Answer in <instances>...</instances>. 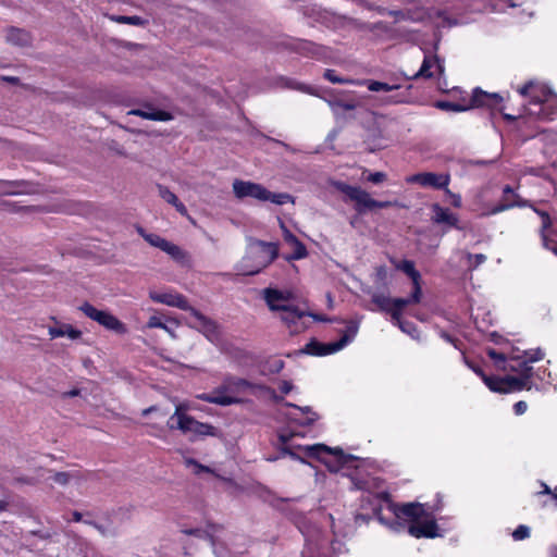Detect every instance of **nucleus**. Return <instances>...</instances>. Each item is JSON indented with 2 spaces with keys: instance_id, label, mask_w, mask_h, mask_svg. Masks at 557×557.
<instances>
[{
  "instance_id": "f257e3e1",
  "label": "nucleus",
  "mask_w": 557,
  "mask_h": 557,
  "mask_svg": "<svg viewBox=\"0 0 557 557\" xmlns=\"http://www.w3.org/2000/svg\"><path fill=\"white\" fill-rule=\"evenodd\" d=\"M557 119V95L545 85L524 84V126Z\"/></svg>"
},
{
  "instance_id": "f03ea898",
  "label": "nucleus",
  "mask_w": 557,
  "mask_h": 557,
  "mask_svg": "<svg viewBox=\"0 0 557 557\" xmlns=\"http://www.w3.org/2000/svg\"><path fill=\"white\" fill-rule=\"evenodd\" d=\"M257 387L258 385L246 379L233 374H225L221 384L211 393L198 394L196 398L209 404L227 407L243 404V395L252 392Z\"/></svg>"
},
{
  "instance_id": "7ed1b4c3",
  "label": "nucleus",
  "mask_w": 557,
  "mask_h": 557,
  "mask_svg": "<svg viewBox=\"0 0 557 557\" xmlns=\"http://www.w3.org/2000/svg\"><path fill=\"white\" fill-rule=\"evenodd\" d=\"M277 256V244L255 240L250 244L247 256L242 260L238 270L246 275L258 274L261 270L271 264Z\"/></svg>"
},
{
  "instance_id": "20e7f679",
  "label": "nucleus",
  "mask_w": 557,
  "mask_h": 557,
  "mask_svg": "<svg viewBox=\"0 0 557 557\" xmlns=\"http://www.w3.org/2000/svg\"><path fill=\"white\" fill-rule=\"evenodd\" d=\"M490 337L496 345H500V349L486 348V354L494 361V366L498 370L515 372L522 377V359L513 352L510 343L497 333H492Z\"/></svg>"
},
{
  "instance_id": "39448f33",
  "label": "nucleus",
  "mask_w": 557,
  "mask_h": 557,
  "mask_svg": "<svg viewBox=\"0 0 557 557\" xmlns=\"http://www.w3.org/2000/svg\"><path fill=\"white\" fill-rule=\"evenodd\" d=\"M233 191L238 199L247 197L259 201H270L275 205H285L294 202V198L287 193H272L258 183L235 180L233 182Z\"/></svg>"
},
{
  "instance_id": "423d86ee",
  "label": "nucleus",
  "mask_w": 557,
  "mask_h": 557,
  "mask_svg": "<svg viewBox=\"0 0 557 557\" xmlns=\"http://www.w3.org/2000/svg\"><path fill=\"white\" fill-rule=\"evenodd\" d=\"M524 208H529L527 214L529 222H540V233L544 247L557 256V240L550 237L552 220L547 205L544 202L534 205L524 199Z\"/></svg>"
},
{
  "instance_id": "0eeeda50",
  "label": "nucleus",
  "mask_w": 557,
  "mask_h": 557,
  "mask_svg": "<svg viewBox=\"0 0 557 557\" xmlns=\"http://www.w3.org/2000/svg\"><path fill=\"white\" fill-rule=\"evenodd\" d=\"M466 364L478 374L485 385L495 393H512L522 389V377L519 374L498 376H487L480 367L465 359Z\"/></svg>"
},
{
  "instance_id": "6e6552de",
  "label": "nucleus",
  "mask_w": 557,
  "mask_h": 557,
  "mask_svg": "<svg viewBox=\"0 0 557 557\" xmlns=\"http://www.w3.org/2000/svg\"><path fill=\"white\" fill-rule=\"evenodd\" d=\"M358 323L350 321L339 341L330 344H322L312 339L301 349V352L312 356H326L339 351L355 338L358 333Z\"/></svg>"
},
{
  "instance_id": "1a4fd4ad",
  "label": "nucleus",
  "mask_w": 557,
  "mask_h": 557,
  "mask_svg": "<svg viewBox=\"0 0 557 557\" xmlns=\"http://www.w3.org/2000/svg\"><path fill=\"white\" fill-rule=\"evenodd\" d=\"M503 102V98L498 94H490L486 91H483L480 88H475L472 95L471 99V106L465 107L455 102L450 101H438L436 102V108L444 110V111H451V112H462L467 111L468 109L472 107H488L491 109H497L500 103Z\"/></svg>"
},
{
  "instance_id": "9d476101",
  "label": "nucleus",
  "mask_w": 557,
  "mask_h": 557,
  "mask_svg": "<svg viewBox=\"0 0 557 557\" xmlns=\"http://www.w3.org/2000/svg\"><path fill=\"white\" fill-rule=\"evenodd\" d=\"M393 512L396 520L391 523H388L381 515H377V519L382 524L387 525L391 530L399 532L405 528L404 523L400 522L399 519L406 518L409 521L419 522L424 516L425 510L422 504L409 503L401 506L394 505Z\"/></svg>"
},
{
  "instance_id": "9b49d317",
  "label": "nucleus",
  "mask_w": 557,
  "mask_h": 557,
  "mask_svg": "<svg viewBox=\"0 0 557 557\" xmlns=\"http://www.w3.org/2000/svg\"><path fill=\"white\" fill-rule=\"evenodd\" d=\"M78 309L87 318L99 323L107 330L113 331L116 334H125L127 332L125 324L107 310H99L89 302H84Z\"/></svg>"
},
{
  "instance_id": "f8f14e48",
  "label": "nucleus",
  "mask_w": 557,
  "mask_h": 557,
  "mask_svg": "<svg viewBox=\"0 0 557 557\" xmlns=\"http://www.w3.org/2000/svg\"><path fill=\"white\" fill-rule=\"evenodd\" d=\"M170 430H180L194 436H215L216 430L209 423L197 421L193 417H181L178 423H169Z\"/></svg>"
},
{
  "instance_id": "ddd939ff",
  "label": "nucleus",
  "mask_w": 557,
  "mask_h": 557,
  "mask_svg": "<svg viewBox=\"0 0 557 557\" xmlns=\"http://www.w3.org/2000/svg\"><path fill=\"white\" fill-rule=\"evenodd\" d=\"M189 312L195 318V322L189 323V326L202 333L212 344H219L221 342L219 325L194 307Z\"/></svg>"
},
{
  "instance_id": "4468645a",
  "label": "nucleus",
  "mask_w": 557,
  "mask_h": 557,
  "mask_svg": "<svg viewBox=\"0 0 557 557\" xmlns=\"http://www.w3.org/2000/svg\"><path fill=\"white\" fill-rule=\"evenodd\" d=\"M334 186L337 190L344 193L351 201H355V209L359 213L372 210L373 198H371L368 191L343 182H336Z\"/></svg>"
},
{
  "instance_id": "2eb2a0df",
  "label": "nucleus",
  "mask_w": 557,
  "mask_h": 557,
  "mask_svg": "<svg viewBox=\"0 0 557 557\" xmlns=\"http://www.w3.org/2000/svg\"><path fill=\"white\" fill-rule=\"evenodd\" d=\"M406 181L407 183L419 184L423 187H433L435 189H442L447 188L450 182V176L448 174L423 172L408 176Z\"/></svg>"
},
{
  "instance_id": "dca6fc26",
  "label": "nucleus",
  "mask_w": 557,
  "mask_h": 557,
  "mask_svg": "<svg viewBox=\"0 0 557 557\" xmlns=\"http://www.w3.org/2000/svg\"><path fill=\"white\" fill-rule=\"evenodd\" d=\"M297 448L300 451H302L306 456L319 458L326 465H327V461L324 459V455H333L336 458V460L341 463L347 462V456H345L343 450L338 447L332 448L324 444H314V445L298 446Z\"/></svg>"
},
{
  "instance_id": "f3484780",
  "label": "nucleus",
  "mask_w": 557,
  "mask_h": 557,
  "mask_svg": "<svg viewBox=\"0 0 557 557\" xmlns=\"http://www.w3.org/2000/svg\"><path fill=\"white\" fill-rule=\"evenodd\" d=\"M149 297L154 302L163 304L185 311H190V309L193 308L191 306H189L187 299L182 294H178L176 292L150 290Z\"/></svg>"
},
{
  "instance_id": "a211bd4d",
  "label": "nucleus",
  "mask_w": 557,
  "mask_h": 557,
  "mask_svg": "<svg viewBox=\"0 0 557 557\" xmlns=\"http://www.w3.org/2000/svg\"><path fill=\"white\" fill-rule=\"evenodd\" d=\"M308 317V312L292 306L288 310L280 315L282 322L286 324L290 333H300L308 327V323L304 320Z\"/></svg>"
},
{
  "instance_id": "6ab92c4d",
  "label": "nucleus",
  "mask_w": 557,
  "mask_h": 557,
  "mask_svg": "<svg viewBox=\"0 0 557 557\" xmlns=\"http://www.w3.org/2000/svg\"><path fill=\"white\" fill-rule=\"evenodd\" d=\"M536 131H537L536 135H528L524 132V143L528 140H531V145H530L529 149H531V148L539 149L541 156L545 159V154L547 152L549 144L555 141V138L557 135L555 133H553L552 131L544 129V128L540 129L539 127H536Z\"/></svg>"
},
{
  "instance_id": "aec40b11",
  "label": "nucleus",
  "mask_w": 557,
  "mask_h": 557,
  "mask_svg": "<svg viewBox=\"0 0 557 557\" xmlns=\"http://www.w3.org/2000/svg\"><path fill=\"white\" fill-rule=\"evenodd\" d=\"M263 293L264 300L270 310L278 311L282 314L292 307V305H289V293L273 288H265Z\"/></svg>"
},
{
  "instance_id": "412c9836",
  "label": "nucleus",
  "mask_w": 557,
  "mask_h": 557,
  "mask_svg": "<svg viewBox=\"0 0 557 557\" xmlns=\"http://www.w3.org/2000/svg\"><path fill=\"white\" fill-rule=\"evenodd\" d=\"M544 352L537 348L535 350H524V391H530L532 386L537 385L533 382L534 369L528 366L529 362H535L543 359Z\"/></svg>"
},
{
  "instance_id": "4be33fe9",
  "label": "nucleus",
  "mask_w": 557,
  "mask_h": 557,
  "mask_svg": "<svg viewBox=\"0 0 557 557\" xmlns=\"http://www.w3.org/2000/svg\"><path fill=\"white\" fill-rule=\"evenodd\" d=\"M433 69H435L440 74H442L444 72V65L437 57L425 55L420 70L416 74H413L410 78L411 79H418L420 77L431 78L434 76V73H435L433 71Z\"/></svg>"
},
{
  "instance_id": "5701e85b",
  "label": "nucleus",
  "mask_w": 557,
  "mask_h": 557,
  "mask_svg": "<svg viewBox=\"0 0 557 557\" xmlns=\"http://www.w3.org/2000/svg\"><path fill=\"white\" fill-rule=\"evenodd\" d=\"M421 286L413 287L412 294L408 298H395L392 304V321H398L401 318L403 309L411 304H418L421 300Z\"/></svg>"
},
{
  "instance_id": "b1692460",
  "label": "nucleus",
  "mask_w": 557,
  "mask_h": 557,
  "mask_svg": "<svg viewBox=\"0 0 557 557\" xmlns=\"http://www.w3.org/2000/svg\"><path fill=\"white\" fill-rule=\"evenodd\" d=\"M432 221L436 224H446L450 227L460 228L458 225V216L450 212L448 209L441 207L437 203L432 206Z\"/></svg>"
},
{
  "instance_id": "393cba45",
  "label": "nucleus",
  "mask_w": 557,
  "mask_h": 557,
  "mask_svg": "<svg viewBox=\"0 0 557 557\" xmlns=\"http://www.w3.org/2000/svg\"><path fill=\"white\" fill-rule=\"evenodd\" d=\"M128 114L140 116L143 119L151 120V121L165 122V121L172 120L171 113L163 111V110H158V109L153 108L152 106H148V104L141 109H133V110L128 111Z\"/></svg>"
},
{
  "instance_id": "a878e982",
  "label": "nucleus",
  "mask_w": 557,
  "mask_h": 557,
  "mask_svg": "<svg viewBox=\"0 0 557 557\" xmlns=\"http://www.w3.org/2000/svg\"><path fill=\"white\" fill-rule=\"evenodd\" d=\"M437 525L434 520L423 521L421 523L411 524L408 532L413 537H435L437 536Z\"/></svg>"
},
{
  "instance_id": "bb28decb",
  "label": "nucleus",
  "mask_w": 557,
  "mask_h": 557,
  "mask_svg": "<svg viewBox=\"0 0 557 557\" xmlns=\"http://www.w3.org/2000/svg\"><path fill=\"white\" fill-rule=\"evenodd\" d=\"M48 334L51 339L64 336L71 339H77L82 336V332L73 327L71 324L59 322H57L54 326L48 327Z\"/></svg>"
},
{
  "instance_id": "cd10ccee",
  "label": "nucleus",
  "mask_w": 557,
  "mask_h": 557,
  "mask_svg": "<svg viewBox=\"0 0 557 557\" xmlns=\"http://www.w3.org/2000/svg\"><path fill=\"white\" fill-rule=\"evenodd\" d=\"M287 406H290L298 411V413H294L292 416V419L300 425H311L319 419L318 413L312 411V409L308 406L299 407L294 404H287Z\"/></svg>"
},
{
  "instance_id": "c85d7f7f",
  "label": "nucleus",
  "mask_w": 557,
  "mask_h": 557,
  "mask_svg": "<svg viewBox=\"0 0 557 557\" xmlns=\"http://www.w3.org/2000/svg\"><path fill=\"white\" fill-rule=\"evenodd\" d=\"M515 206H519L518 195L509 186H506L500 203L494 207L487 214H496Z\"/></svg>"
},
{
  "instance_id": "c756f323",
  "label": "nucleus",
  "mask_w": 557,
  "mask_h": 557,
  "mask_svg": "<svg viewBox=\"0 0 557 557\" xmlns=\"http://www.w3.org/2000/svg\"><path fill=\"white\" fill-rule=\"evenodd\" d=\"M5 40L14 46L25 47L32 41L30 35L21 28L10 27L5 34Z\"/></svg>"
},
{
  "instance_id": "7c9ffc66",
  "label": "nucleus",
  "mask_w": 557,
  "mask_h": 557,
  "mask_svg": "<svg viewBox=\"0 0 557 557\" xmlns=\"http://www.w3.org/2000/svg\"><path fill=\"white\" fill-rule=\"evenodd\" d=\"M159 196L168 203L172 205L182 215H187V208L178 200L176 195L172 193L166 186L158 185Z\"/></svg>"
},
{
  "instance_id": "2f4dec72",
  "label": "nucleus",
  "mask_w": 557,
  "mask_h": 557,
  "mask_svg": "<svg viewBox=\"0 0 557 557\" xmlns=\"http://www.w3.org/2000/svg\"><path fill=\"white\" fill-rule=\"evenodd\" d=\"M553 172H554L553 164L548 165V166H546V165H540V166L524 165V170H523L524 175L531 174V175L540 176V177L544 178L546 182H548L549 184L554 185Z\"/></svg>"
},
{
  "instance_id": "473e14b6",
  "label": "nucleus",
  "mask_w": 557,
  "mask_h": 557,
  "mask_svg": "<svg viewBox=\"0 0 557 557\" xmlns=\"http://www.w3.org/2000/svg\"><path fill=\"white\" fill-rule=\"evenodd\" d=\"M163 251L168 253L174 261L182 265L189 263L188 253L185 250H183L180 246L171 242L168 243Z\"/></svg>"
},
{
  "instance_id": "72a5a7b5",
  "label": "nucleus",
  "mask_w": 557,
  "mask_h": 557,
  "mask_svg": "<svg viewBox=\"0 0 557 557\" xmlns=\"http://www.w3.org/2000/svg\"><path fill=\"white\" fill-rule=\"evenodd\" d=\"M396 268L406 273L411 278L413 287L420 286V273L414 269L412 261L404 260L397 262Z\"/></svg>"
},
{
  "instance_id": "f704fd0d",
  "label": "nucleus",
  "mask_w": 557,
  "mask_h": 557,
  "mask_svg": "<svg viewBox=\"0 0 557 557\" xmlns=\"http://www.w3.org/2000/svg\"><path fill=\"white\" fill-rule=\"evenodd\" d=\"M358 85H366L370 91H392L398 89L399 85H389L377 81L363 79L358 81Z\"/></svg>"
},
{
  "instance_id": "c9c22d12",
  "label": "nucleus",
  "mask_w": 557,
  "mask_h": 557,
  "mask_svg": "<svg viewBox=\"0 0 557 557\" xmlns=\"http://www.w3.org/2000/svg\"><path fill=\"white\" fill-rule=\"evenodd\" d=\"M110 18L120 24H128V25H134V26H145L147 24L146 20H144L143 17L137 16V15H133V16L112 15Z\"/></svg>"
},
{
  "instance_id": "e433bc0d",
  "label": "nucleus",
  "mask_w": 557,
  "mask_h": 557,
  "mask_svg": "<svg viewBox=\"0 0 557 557\" xmlns=\"http://www.w3.org/2000/svg\"><path fill=\"white\" fill-rule=\"evenodd\" d=\"M372 302L375 304L380 310L392 314L393 299H391L388 296L375 293L372 295Z\"/></svg>"
},
{
  "instance_id": "4c0bfd02",
  "label": "nucleus",
  "mask_w": 557,
  "mask_h": 557,
  "mask_svg": "<svg viewBox=\"0 0 557 557\" xmlns=\"http://www.w3.org/2000/svg\"><path fill=\"white\" fill-rule=\"evenodd\" d=\"M140 235L144 237V239L151 246L161 249L162 251L166 247L169 240L157 235V234H147L144 233V231H139Z\"/></svg>"
},
{
  "instance_id": "58836bf2",
  "label": "nucleus",
  "mask_w": 557,
  "mask_h": 557,
  "mask_svg": "<svg viewBox=\"0 0 557 557\" xmlns=\"http://www.w3.org/2000/svg\"><path fill=\"white\" fill-rule=\"evenodd\" d=\"M190 405L188 403H180L175 407L174 413L168 420L169 423H178L181 417H189L186 412L190 409Z\"/></svg>"
},
{
  "instance_id": "ea45409f",
  "label": "nucleus",
  "mask_w": 557,
  "mask_h": 557,
  "mask_svg": "<svg viewBox=\"0 0 557 557\" xmlns=\"http://www.w3.org/2000/svg\"><path fill=\"white\" fill-rule=\"evenodd\" d=\"M148 329H162L164 330L172 338H176V335L173 330H171L166 324H164L161 319L157 315H151L147 322Z\"/></svg>"
},
{
  "instance_id": "a19ab883",
  "label": "nucleus",
  "mask_w": 557,
  "mask_h": 557,
  "mask_svg": "<svg viewBox=\"0 0 557 557\" xmlns=\"http://www.w3.org/2000/svg\"><path fill=\"white\" fill-rule=\"evenodd\" d=\"M324 78L333 84H357L358 81L349 79V78H343L336 74L334 70H325L323 74Z\"/></svg>"
},
{
  "instance_id": "79ce46f5",
  "label": "nucleus",
  "mask_w": 557,
  "mask_h": 557,
  "mask_svg": "<svg viewBox=\"0 0 557 557\" xmlns=\"http://www.w3.org/2000/svg\"><path fill=\"white\" fill-rule=\"evenodd\" d=\"M292 436H293L292 434H290V435H286V434H284V433L280 434V441H281V442H282V444H283L282 451H283V454L288 455V456H290L292 458L297 459V460H300L301 462H304V459H302V458H300V457H298V456L296 455V453H294V451L292 450V447L288 445V442L290 441Z\"/></svg>"
},
{
  "instance_id": "37998d69",
  "label": "nucleus",
  "mask_w": 557,
  "mask_h": 557,
  "mask_svg": "<svg viewBox=\"0 0 557 557\" xmlns=\"http://www.w3.org/2000/svg\"><path fill=\"white\" fill-rule=\"evenodd\" d=\"M331 109L336 112L338 109H342L344 111H351L357 108V103L352 101H342V100H335V101H327Z\"/></svg>"
},
{
  "instance_id": "c03bdc74",
  "label": "nucleus",
  "mask_w": 557,
  "mask_h": 557,
  "mask_svg": "<svg viewBox=\"0 0 557 557\" xmlns=\"http://www.w3.org/2000/svg\"><path fill=\"white\" fill-rule=\"evenodd\" d=\"M393 323L397 325L404 333L409 334L411 337H417V330L412 323L403 321L401 318H399L398 321H393Z\"/></svg>"
},
{
  "instance_id": "a18cd8bd",
  "label": "nucleus",
  "mask_w": 557,
  "mask_h": 557,
  "mask_svg": "<svg viewBox=\"0 0 557 557\" xmlns=\"http://www.w3.org/2000/svg\"><path fill=\"white\" fill-rule=\"evenodd\" d=\"M293 253L287 257V260H299L307 256V249L302 243L297 244L296 247H293Z\"/></svg>"
},
{
  "instance_id": "49530a36",
  "label": "nucleus",
  "mask_w": 557,
  "mask_h": 557,
  "mask_svg": "<svg viewBox=\"0 0 557 557\" xmlns=\"http://www.w3.org/2000/svg\"><path fill=\"white\" fill-rule=\"evenodd\" d=\"M72 478L74 475L70 472H55L51 479L60 485H66Z\"/></svg>"
},
{
  "instance_id": "de8ad7c7",
  "label": "nucleus",
  "mask_w": 557,
  "mask_h": 557,
  "mask_svg": "<svg viewBox=\"0 0 557 557\" xmlns=\"http://www.w3.org/2000/svg\"><path fill=\"white\" fill-rule=\"evenodd\" d=\"M182 532L187 535H194L199 539H205V540H209L210 542H212V537L209 534V532L201 530V529H184V530H182Z\"/></svg>"
},
{
  "instance_id": "09e8293b",
  "label": "nucleus",
  "mask_w": 557,
  "mask_h": 557,
  "mask_svg": "<svg viewBox=\"0 0 557 557\" xmlns=\"http://www.w3.org/2000/svg\"><path fill=\"white\" fill-rule=\"evenodd\" d=\"M92 527L102 535V536H115L117 531L115 528L109 525L104 527L99 523H92Z\"/></svg>"
},
{
  "instance_id": "8fccbe9b",
  "label": "nucleus",
  "mask_w": 557,
  "mask_h": 557,
  "mask_svg": "<svg viewBox=\"0 0 557 557\" xmlns=\"http://www.w3.org/2000/svg\"><path fill=\"white\" fill-rule=\"evenodd\" d=\"M185 463L187 467H194V471L196 474H199L201 472H211L210 468H208L207 466L200 465L199 462H197L196 460H194L191 458L186 459Z\"/></svg>"
},
{
  "instance_id": "3c124183",
  "label": "nucleus",
  "mask_w": 557,
  "mask_h": 557,
  "mask_svg": "<svg viewBox=\"0 0 557 557\" xmlns=\"http://www.w3.org/2000/svg\"><path fill=\"white\" fill-rule=\"evenodd\" d=\"M467 257H468V259L470 261V265L472 268H478L480 264H482L486 261V256L483 253H476V255L468 253Z\"/></svg>"
},
{
  "instance_id": "603ef678",
  "label": "nucleus",
  "mask_w": 557,
  "mask_h": 557,
  "mask_svg": "<svg viewBox=\"0 0 557 557\" xmlns=\"http://www.w3.org/2000/svg\"><path fill=\"white\" fill-rule=\"evenodd\" d=\"M280 226L283 231V237H284V240L289 244V243H293V242H296V236L285 226L284 222L282 220H280Z\"/></svg>"
},
{
  "instance_id": "864d4df0",
  "label": "nucleus",
  "mask_w": 557,
  "mask_h": 557,
  "mask_svg": "<svg viewBox=\"0 0 557 557\" xmlns=\"http://www.w3.org/2000/svg\"><path fill=\"white\" fill-rule=\"evenodd\" d=\"M385 178H386V174L383 172H374L368 176V181L373 184L382 183L383 181H385Z\"/></svg>"
},
{
  "instance_id": "5fc2aeb1",
  "label": "nucleus",
  "mask_w": 557,
  "mask_h": 557,
  "mask_svg": "<svg viewBox=\"0 0 557 557\" xmlns=\"http://www.w3.org/2000/svg\"><path fill=\"white\" fill-rule=\"evenodd\" d=\"M151 412L158 413L160 417H165L166 412L162 411L158 406H151L149 408H146L141 411V414L144 417L148 416Z\"/></svg>"
},
{
  "instance_id": "6e6d98bb",
  "label": "nucleus",
  "mask_w": 557,
  "mask_h": 557,
  "mask_svg": "<svg viewBox=\"0 0 557 557\" xmlns=\"http://www.w3.org/2000/svg\"><path fill=\"white\" fill-rule=\"evenodd\" d=\"M396 205V202H392V201H379V200H375L373 199V202H372V209H383V208H388V207H392Z\"/></svg>"
},
{
  "instance_id": "4d7b16f0",
  "label": "nucleus",
  "mask_w": 557,
  "mask_h": 557,
  "mask_svg": "<svg viewBox=\"0 0 557 557\" xmlns=\"http://www.w3.org/2000/svg\"><path fill=\"white\" fill-rule=\"evenodd\" d=\"M446 193L453 198L454 207L459 208L461 206V197L459 195L453 194L448 188H446Z\"/></svg>"
},
{
  "instance_id": "13d9d810",
  "label": "nucleus",
  "mask_w": 557,
  "mask_h": 557,
  "mask_svg": "<svg viewBox=\"0 0 557 557\" xmlns=\"http://www.w3.org/2000/svg\"><path fill=\"white\" fill-rule=\"evenodd\" d=\"M7 185H8V187L4 189V193H7V194H11V195H14V194H18V193H21V191L16 188V183H8Z\"/></svg>"
},
{
  "instance_id": "bf43d9fd",
  "label": "nucleus",
  "mask_w": 557,
  "mask_h": 557,
  "mask_svg": "<svg viewBox=\"0 0 557 557\" xmlns=\"http://www.w3.org/2000/svg\"><path fill=\"white\" fill-rule=\"evenodd\" d=\"M293 388V385L292 383L287 382V381H283L280 385V389L282 393L284 394H288Z\"/></svg>"
},
{
  "instance_id": "052dcab7",
  "label": "nucleus",
  "mask_w": 557,
  "mask_h": 557,
  "mask_svg": "<svg viewBox=\"0 0 557 557\" xmlns=\"http://www.w3.org/2000/svg\"><path fill=\"white\" fill-rule=\"evenodd\" d=\"M308 317L312 318L314 321H319V322H329V321H332L331 319H327L326 317L324 315H321V314H315V313H310L308 312Z\"/></svg>"
},
{
  "instance_id": "680f3d73",
  "label": "nucleus",
  "mask_w": 557,
  "mask_h": 557,
  "mask_svg": "<svg viewBox=\"0 0 557 557\" xmlns=\"http://www.w3.org/2000/svg\"><path fill=\"white\" fill-rule=\"evenodd\" d=\"M512 537L516 541H521L522 540V524H520V525H518L516 528V530L512 532Z\"/></svg>"
},
{
  "instance_id": "e2e57ef3",
  "label": "nucleus",
  "mask_w": 557,
  "mask_h": 557,
  "mask_svg": "<svg viewBox=\"0 0 557 557\" xmlns=\"http://www.w3.org/2000/svg\"><path fill=\"white\" fill-rule=\"evenodd\" d=\"M513 410L517 416L522 414V400L515 404Z\"/></svg>"
},
{
  "instance_id": "0e129e2a",
  "label": "nucleus",
  "mask_w": 557,
  "mask_h": 557,
  "mask_svg": "<svg viewBox=\"0 0 557 557\" xmlns=\"http://www.w3.org/2000/svg\"><path fill=\"white\" fill-rule=\"evenodd\" d=\"M73 520H74L75 522H79V521H82V513H81V512H78V511H74V512H73Z\"/></svg>"
},
{
  "instance_id": "69168bd1",
  "label": "nucleus",
  "mask_w": 557,
  "mask_h": 557,
  "mask_svg": "<svg viewBox=\"0 0 557 557\" xmlns=\"http://www.w3.org/2000/svg\"><path fill=\"white\" fill-rule=\"evenodd\" d=\"M78 393H79V391H78V389H72V391H70V392L65 393V394H64V396H67V397H74V396H77V395H78Z\"/></svg>"
},
{
  "instance_id": "338daca9",
  "label": "nucleus",
  "mask_w": 557,
  "mask_h": 557,
  "mask_svg": "<svg viewBox=\"0 0 557 557\" xmlns=\"http://www.w3.org/2000/svg\"><path fill=\"white\" fill-rule=\"evenodd\" d=\"M274 366H275V370L278 371L283 368V361L276 360Z\"/></svg>"
},
{
  "instance_id": "774afa93",
  "label": "nucleus",
  "mask_w": 557,
  "mask_h": 557,
  "mask_svg": "<svg viewBox=\"0 0 557 557\" xmlns=\"http://www.w3.org/2000/svg\"><path fill=\"white\" fill-rule=\"evenodd\" d=\"M442 337L449 343H454V339L446 333H443Z\"/></svg>"
}]
</instances>
